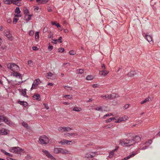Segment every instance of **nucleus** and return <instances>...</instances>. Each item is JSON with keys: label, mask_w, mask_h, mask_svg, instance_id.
<instances>
[{"label": "nucleus", "mask_w": 160, "mask_h": 160, "mask_svg": "<svg viewBox=\"0 0 160 160\" xmlns=\"http://www.w3.org/2000/svg\"><path fill=\"white\" fill-rule=\"evenodd\" d=\"M22 124L25 128H28V124L25 122H22Z\"/></svg>", "instance_id": "36"}, {"label": "nucleus", "mask_w": 160, "mask_h": 160, "mask_svg": "<svg viewBox=\"0 0 160 160\" xmlns=\"http://www.w3.org/2000/svg\"><path fill=\"white\" fill-rule=\"evenodd\" d=\"M18 20V19L17 18H14L13 19V22L16 23Z\"/></svg>", "instance_id": "57"}, {"label": "nucleus", "mask_w": 160, "mask_h": 160, "mask_svg": "<svg viewBox=\"0 0 160 160\" xmlns=\"http://www.w3.org/2000/svg\"><path fill=\"white\" fill-rule=\"evenodd\" d=\"M58 131L60 132H64V131L63 130H64L63 127H58Z\"/></svg>", "instance_id": "39"}, {"label": "nucleus", "mask_w": 160, "mask_h": 160, "mask_svg": "<svg viewBox=\"0 0 160 160\" xmlns=\"http://www.w3.org/2000/svg\"><path fill=\"white\" fill-rule=\"evenodd\" d=\"M18 102L21 105H23L25 107H26L28 105V103L26 102L22 101L20 100L18 101Z\"/></svg>", "instance_id": "20"}, {"label": "nucleus", "mask_w": 160, "mask_h": 160, "mask_svg": "<svg viewBox=\"0 0 160 160\" xmlns=\"http://www.w3.org/2000/svg\"><path fill=\"white\" fill-rule=\"evenodd\" d=\"M152 142V140L151 139H150L148 140L146 142V144L148 145V144H149V145H150L151 144Z\"/></svg>", "instance_id": "51"}, {"label": "nucleus", "mask_w": 160, "mask_h": 160, "mask_svg": "<svg viewBox=\"0 0 160 160\" xmlns=\"http://www.w3.org/2000/svg\"><path fill=\"white\" fill-rule=\"evenodd\" d=\"M141 140V138L138 136H132L129 134V137L126 140L124 139L119 140V144L122 146L130 147L136 142H138Z\"/></svg>", "instance_id": "1"}, {"label": "nucleus", "mask_w": 160, "mask_h": 160, "mask_svg": "<svg viewBox=\"0 0 160 160\" xmlns=\"http://www.w3.org/2000/svg\"><path fill=\"white\" fill-rule=\"evenodd\" d=\"M92 86L93 88H97L98 87V85L97 84H93Z\"/></svg>", "instance_id": "58"}, {"label": "nucleus", "mask_w": 160, "mask_h": 160, "mask_svg": "<svg viewBox=\"0 0 160 160\" xmlns=\"http://www.w3.org/2000/svg\"><path fill=\"white\" fill-rule=\"evenodd\" d=\"M10 151L13 153L20 154H21L24 152L23 150L19 147H12L10 149Z\"/></svg>", "instance_id": "2"}, {"label": "nucleus", "mask_w": 160, "mask_h": 160, "mask_svg": "<svg viewBox=\"0 0 160 160\" xmlns=\"http://www.w3.org/2000/svg\"><path fill=\"white\" fill-rule=\"evenodd\" d=\"M60 153H61L63 154H70V152L69 151L66 150V149L61 148Z\"/></svg>", "instance_id": "15"}, {"label": "nucleus", "mask_w": 160, "mask_h": 160, "mask_svg": "<svg viewBox=\"0 0 160 160\" xmlns=\"http://www.w3.org/2000/svg\"><path fill=\"white\" fill-rule=\"evenodd\" d=\"M48 138L45 135L41 136L39 138V142L41 144H46L49 141Z\"/></svg>", "instance_id": "4"}, {"label": "nucleus", "mask_w": 160, "mask_h": 160, "mask_svg": "<svg viewBox=\"0 0 160 160\" xmlns=\"http://www.w3.org/2000/svg\"><path fill=\"white\" fill-rule=\"evenodd\" d=\"M34 8L35 10H38L39 9V7L38 6H34L33 7Z\"/></svg>", "instance_id": "60"}, {"label": "nucleus", "mask_w": 160, "mask_h": 160, "mask_svg": "<svg viewBox=\"0 0 160 160\" xmlns=\"http://www.w3.org/2000/svg\"><path fill=\"white\" fill-rule=\"evenodd\" d=\"M40 83H41V82L39 79H37L35 80L32 84L31 90H32L33 89H36Z\"/></svg>", "instance_id": "6"}, {"label": "nucleus", "mask_w": 160, "mask_h": 160, "mask_svg": "<svg viewBox=\"0 0 160 160\" xmlns=\"http://www.w3.org/2000/svg\"><path fill=\"white\" fill-rule=\"evenodd\" d=\"M21 16H22L20 14H17L15 15V17H17V18L21 17Z\"/></svg>", "instance_id": "61"}, {"label": "nucleus", "mask_w": 160, "mask_h": 160, "mask_svg": "<svg viewBox=\"0 0 160 160\" xmlns=\"http://www.w3.org/2000/svg\"><path fill=\"white\" fill-rule=\"evenodd\" d=\"M149 98L148 97L145 98L144 100H142L140 103L141 104H143L146 102H147L149 101Z\"/></svg>", "instance_id": "32"}, {"label": "nucleus", "mask_w": 160, "mask_h": 160, "mask_svg": "<svg viewBox=\"0 0 160 160\" xmlns=\"http://www.w3.org/2000/svg\"><path fill=\"white\" fill-rule=\"evenodd\" d=\"M48 1V0H42L40 3H41V4H44L47 2Z\"/></svg>", "instance_id": "52"}, {"label": "nucleus", "mask_w": 160, "mask_h": 160, "mask_svg": "<svg viewBox=\"0 0 160 160\" xmlns=\"http://www.w3.org/2000/svg\"><path fill=\"white\" fill-rule=\"evenodd\" d=\"M71 141H68V140H64L63 141H61L60 142V143L62 145H64L65 143L67 144H70V143L71 142Z\"/></svg>", "instance_id": "23"}, {"label": "nucleus", "mask_w": 160, "mask_h": 160, "mask_svg": "<svg viewBox=\"0 0 160 160\" xmlns=\"http://www.w3.org/2000/svg\"><path fill=\"white\" fill-rule=\"evenodd\" d=\"M61 148H55L53 151L56 154L60 153Z\"/></svg>", "instance_id": "24"}, {"label": "nucleus", "mask_w": 160, "mask_h": 160, "mask_svg": "<svg viewBox=\"0 0 160 160\" xmlns=\"http://www.w3.org/2000/svg\"><path fill=\"white\" fill-rule=\"evenodd\" d=\"M15 13L17 14H20L21 12V11H20V8L19 7H17L15 10Z\"/></svg>", "instance_id": "38"}, {"label": "nucleus", "mask_w": 160, "mask_h": 160, "mask_svg": "<svg viewBox=\"0 0 160 160\" xmlns=\"http://www.w3.org/2000/svg\"><path fill=\"white\" fill-rule=\"evenodd\" d=\"M23 12L25 14V18H26L27 14L29 13V11L27 8H25L24 9Z\"/></svg>", "instance_id": "31"}, {"label": "nucleus", "mask_w": 160, "mask_h": 160, "mask_svg": "<svg viewBox=\"0 0 160 160\" xmlns=\"http://www.w3.org/2000/svg\"><path fill=\"white\" fill-rule=\"evenodd\" d=\"M1 151L2 152L4 153L7 156H9L10 157L12 156V154H10L9 153L7 152H6V151H5L3 149H1Z\"/></svg>", "instance_id": "28"}, {"label": "nucleus", "mask_w": 160, "mask_h": 160, "mask_svg": "<svg viewBox=\"0 0 160 160\" xmlns=\"http://www.w3.org/2000/svg\"><path fill=\"white\" fill-rule=\"evenodd\" d=\"M74 134L72 133H67L65 134V135H66L68 136H72L73 135H74ZM75 135H76V134H75Z\"/></svg>", "instance_id": "45"}, {"label": "nucleus", "mask_w": 160, "mask_h": 160, "mask_svg": "<svg viewBox=\"0 0 160 160\" xmlns=\"http://www.w3.org/2000/svg\"><path fill=\"white\" fill-rule=\"evenodd\" d=\"M108 98L110 99H112L116 98H117L119 97V95L118 94L114 93H112L111 94L108 95Z\"/></svg>", "instance_id": "11"}, {"label": "nucleus", "mask_w": 160, "mask_h": 160, "mask_svg": "<svg viewBox=\"0 0 160 160\" xmlns=\"http://www.w3.org/2000/svg\"><path fill=\"white\" fill-rule=\"evenodd\" d=\"M64 128V132H69L72 129V128H71L69 127H63Z\"/></svg>", "instance_id": "29"}, {"label": "nucleus", "mask_w": 160, "mask_h": 160, "mask_svg": "<svg viewBox=\"0 0 160 160\" xmlns=\"http://www.w3.org/2000/svg\"><path fill=\"white\" fill-rule=\"evenodd\" d=\"M77 72L78 73L81 74L83 72L84 70L82 69H79L77 70Z\"/></svg>", "instance_id": "40"}, {"label": "nucleus", "mask_w": 160, "mask_h": 160, "mask_svg": "<svg viewBox=\"0 0 160 160\" xmlns=\"http://www.w3.org/2000/svg\"><path fill=\"white\" fill-rule=\"evenodd\" d=\"M53 49V46L51 45H49L48 47V49L49 51H51Z\"/></svg>", "instance_id": "54"}, {"label": "nucleus", "mask_w": 160, "mask_h": 160, "mask_svg": "<svg viewBox=\"0 0 160 160\" xmlns=\"http://www.w3.org/2000/svg\"><path fill=\"white\" fill-rule=\"evenodd\" d=\"M72 110L76 112H79L82 110V109L80 108L76 107L73 108Z\"/></svg>", "instance_id": "27"}, {"label": "nucleus", "mask_w": 160, "mask_h": 160, "mask_svg": "<svg viewBox=\"0 0 160 160\" xmlns=\"http://www.w3.org/2000/svg\"><path fill=\"white\" fill-rule=\"evenodd\" d=\"M35 38L36 39H38L39 37V32H36L35 34Z\"/></svg>", "instance_id": "46"}, {"label": "nucleus", "mask_w": 160, "mask_h": 160, "mask_svg": "<svg viewBox=\"0 0 160 160\" xmlns=\"http://www.w3.org/2000/svg\"><path fill=\"white\" fill-rule=\"evenodd\" d=\"M96 152H92L91 154L87 153L85 155V158H92L96 156Z\"/></svg>", "instance_id": "10"}, {"label": "nucleus", "mask_w": 160, "mask_h": 160, "mask_svg": "<svg viewBox=\"0 0 160 160\" xmlns=\"http://www.w3.org/2000/svg\"><path fill=\"white\" fill-rule=\"evenodd\" d=\"M34 32L33 31H30L29 32V35L30 36H32L34 34Z\"/></svg>", "instance_id": "56"}, {"label": "nucleus", "mask_w": 160, "mask_h": 160, "mask_svg": "<svg viewBox=\"0 0 160 160\" xmlns=\"http://www.w3.org/2000/svg\"><path fill=\"white\" fill-rule=\"evenodd\" d=\"M113 113H109L108 114H107L104 115L103 117V118L104 119H105L107 117H109L111 116H113Z\"/></svg>", "instance_id": "35"}, {"label": "nucleus", "mask_w": 160, "mask_h": 160, "mask_svg": "<svg viewBox=\"0 0 160 160\" xmlns=\"http://www.w3.org/2000/svg\"><path fill=\"white\" fill-rule=\"evenodd\" d=\"M62 38L61 37H60L58 39H57L58 41L60 43H61L62 42Z\"/></svg>", "instance_id": "62"}, {"label": "nucleus", "mask_w": 160, "mask_h": 160, "mask_svg": "<svg viewBox=\"0 0 160 160\" xmlns=\"http://www.w3.org/2000/svg\"><path fill=\"white\" fill-rule=\"evenodd\" d=\"M112 126V124H110L107 126H105L104 127L106 128H110Z\"/></svg>", "instance_id": "44"}, {"label": "nucleus", "mask_w": 160, "mask_h": 160, "mask_svg": "<svg viewBox=\"0 0 160 160\" xmlns=\"http://www.w3.org/2000/svg\"><path fill=\"white\" fill-rule=\"evenodd\" d=\"M47 10H48V11L49 12H51L52 11V10L51 7H48V8Z\"/></svg>", "instance_id": "63"}, {"label": "nucleus", "mask_w": 160, "mask_h": 160, "mask_svg": "<svg viewBox=\"0 0 160 160\" xmlns=\"http://www.w3.org/2000/svg\"><path fill=\"white\" fill-rule=\"evenodd\" d=\"M7 133V130L4 128L1 129L0 130V135H4Z\"/></svg>", "instance_id": "18"}, {"label": "nucleus", "mask_w": 160, "mask_h": 160, "mask_svg": "<svg viewBox=\"0 0 160 160\" xmlns=\"http://www.w3.org/2000/svg\"><path fill=\"white\" fill-rule=\"evenodd\" d=\"M12 75L16 77H18L19 78L22 79L21 75L20 73L18 72H17L14 71L12 72Z\"/></svg>", "instance_id": "12"}, {"label": "nucleus", "mask_w": 160, "mask_h": 160, "mask_svg": "<svg viewBox=\"0 0 160 160\" xmlns=\"http://www.w3.org/2000/svg\"><path fill=\"white\" fill-rule=\"evenodd\" d=\"M48 31V28H47L45 27L43 29V32L45 33Z\"/></svg>", "instance_id": "59"}, {"label": "nucleus", "mask_w": 160, "mask_h": 160, "mask_svg": "<svg viewBox=\"0 0 160 160\" xmlns=\"http://www.w3.org/2000/svg\"><path fill=\"white\" fill-rule=\"evenodd\" d=\"M93 76L92 75H88L86 78L87 80H91L93 78Z\"/></svg>", "instance_id": "26"}, {"label": "nucleus", "mask_w": 160, "mask_h": 160, "mask_svg": "<svg viewBox=\"0 0 160 160\" xmlns=\"http://www.w3.org/2000/svg\"><path fill=\"white\" fill-rule=\"evenodd\" d=\"M69 53L71 55H74L76 54V52L73 50H71L69 52Z\"/></svg>", "instance_id": "43"}, {"label": "nucleus", "mask_w": 160, "mask_h": 160, "mask_svg": "<svg viewBox=\"0 0 160 160\" xmlns=\"http://www.w3.org/2000/svg\"><path fill=\"white\" fill-rule=\"evenodd\" d=\"M108 97H109L108 95H101V97L102 98H108Z\"/></svg>", "instance_id": "53"}, {"label": "nucleus", "mask_w": 160, "mask_h": 160, "mask_svg": "<svg viewBox=\"0 0 160 160\" xmlns=\"http://www.w3.org/2000/svg\"><path fill=\"white\" fill-rule=\"evenodd\" d=\"M109 71L107 70H100L99 71L100 75L102 77H105L109 73Z\"/></svg>", "instance_id": "8"}, {"label": "nucleus", "mask_w": 160, "mask_h": 160, "mask_svg": "<svg viewBox=\"0 0 160 160\" xmlns=\"http://www.w3.org/2000/svg\"><path fill=\"white\" fill-rule=\"evenodd\" d=\"M32 48L33 50H37L38 49V48L37 47H33Z\"/></svg>", "instance_id": "64"}, {"label": "nucleus", "mask_w": 160, "mask_h": 160, "mask_svg": "<svg viewBox=\"0 0 160 160\" xmlns=\"http://www.w3.org/2000/svg\"><path fill=\"white\" fill-rule=\"evenodd\" d=\"M136 72L131 71L127 75L129 77H132L136 73Z\"/></svg>", "instance_id": "25"}, {"label": "nucleus", "mask_w": 160, "mask_h": 160, "mask_svg": "<svg viewBox=\"0 0 160 160\" xmlns=\"http://www.w3.org/2000/svg\"><path fill=\"white\" fill-rule=\"evenodd\" d=\"M129 106V105L128 104H127L124 105L123 106V108L124 109H126L128 108Z\"/></svg>", "instance_id": "55"}, {"label": "nucleus", "mask_w": 160, "mask_h": 160, "mask_svg": "<svg viewBox=\"0 0 160 160\" xmlns=\"http://www.w3.org/2000/svg\"><path fill=\"white\" fill-rule=\"evenodd\" d=\"M72 96L70 95H65L63 96V97H64L66 98H67L68 99H71L72 98Z\"/></svg>", "instance_id": "42"}, {"label": "nucleus", "mask_w": 160, "mask_h": 160, "mask_svg": "<svg viewBox=\"0 0 160 160\" xmlns=\"http://www.w3.org/2000/svg\"><path fill=\"white\" fill-rule=\"evenodd\" d=\"M53 37V34L52 33L50 32V34L48 36V38H52Z\"/></svg>", "instance_id": "50"}, {"label": "nucleus", "mask_w": 160, "mask_h": 160, "mask_svg": "<svg viewBox=\"0 0 160 160\" xmlns=\"http://www.w3.org/2000/svg\"><path fill=\"white\" fill-rule=\"evenodd\" d=\"M114 154V152L112 151L109 153V157L110 158H112Z\"/></svg>", "instance_id": "47"}, {"label": "nucleus", "mask_w": 160, "mask_h": 160, "mask_svg": "<svg viewBox=\"0 0 160 160\" xmlns=\"http://www.w3.org/2000/svg\"><path fill=\"white\" fill-rule=\"evenodd\" d=\"M28 65L30 67H32L33 65V63L31 60L28 61Z\"/></svg>", "instance_id": "37"}, {"label": "nucleus", "mask_w": 160, "mask_h": 160, "mask_svg": "<svg viewBox=\"0 0 160 160\" xmlns=\"http://www.w3.org/2000/svg\"><path fill=\"white\" fill-rule=\"evenodd\" d=\"M33 97L34 98L35 100H37L38 101L41 100V98L40 95L38 94H35L33 96Z\"/></svg>", "instance_id": "13"}, {"label": "nucleus", "mask_w": 160, "mask_h": 160, "mask_svg": "<svg viewBox=\"0 0 160 160\" xmlns=\"http://www.w3.org/2000/svg\"><path fill=\"white\" fill-rule=\"evenodd\" d=\"M119 120L121 122L122 121H125L127 120L128 118V117L127 116H124L122 118H119Z\"/></svg>", "instance_id": "21"}, {"label": "nucleus", "mask_w": 160, "mask_h": 160, "mask_svg": "<svg viewBox=\"0 0 160 160\" xmlns=\"http://www.w3.org/2000/svg\"><path fill=\"white\" fill-rule=\"evenodd\" d=\"M59 52H62L64 51V49L63 48H60L58 49Z\"/></svg>", "instance_id": "48"}, {"label": "nucleus", "mask_w": 160, "mask_h": 160, "mask_svg": "<svg viewBox=\"0 0 160 160\" xmlns=\"http://www.w3.org/2000/svg\"><path fill=\"white\" fill-rule=\"evenodd\" d=\"M42 152H43L46 156H47L48 158L50 157V156H51V154L49 152L45 150L42 149Z\"/></svg>", "instance_id": "22"}, {"label": "nucleus", "mask_w": 160, "mask_h": 160, "mask_svg": "<svg viewBox=\"0 0 160 160\" xmlns=\"http://www.w3.org/2000/svg\"><path fill=\"white\" fill-rule=\"evenodd\" d=\"M43 105L44 106V108H46L48 110L49 108V107L48 106V104H46L45 103H44L43 104Z\"/></svg>", "instance_id": "49"}, {"label": "nucleus", "mask_w": 160, "mask_h": 160, "mask_svg": "<svg viewBox=\"0 0 160 160\" xmlns=\"http://www.w3.org/2000/svg\"><path fill=\"white\" fill-rule=\"evenodd\" d=\"M26 89H25L22 90L21 91L22 94L24 97H27L26 95Z\"/></svg>", "instance_id": "34"}, {"label": "nucleus", "mask_w": 160, "mask_h": 160, "mask_svg": "<svg viewBox=\"0 0 160 160\" xmlns=\"http://www.w3.org/2000/svg\"><path fill=\"white\" fill-rule=\"evenodd\" d=\"M3 2L5 4L10 5L12 3L13 4V0H3Z\"/></svg>", "instance_id": "19"}, {"label": "nucleus", "mask_w": 160, "mask_h": 160, "mask_svg": "<svg viewBox=\"0 0 160 160\" xmlns=\"http://www.w3.org/2000/svg\"><path fill=\"white\" fill-rule=\"evenodd\" d=\"M101 70H106V67L105 64L103 63L101 64V67L100 68Z\"/></svg>", "instance_id": "41"}, {"label": "nucleus", "mask_w": 160, "mask_h": 160, "mask_svg": "<svg viewBox=\"0 0 160 160\" xmlns=\"http://www.w3.org/2000/svg\"><path fill=\"white\" fill-rule=\"evenodd\" d=\"M7 68L12 71H18L20 69L19 67L15 63H8L7 65Z\"/></svg>", "instance_id": "3"}, {"label": "nucleus", "mask_w": 160, "mask_h": 160, "mask_svg": "<svg viewBox=\"0 0 160 160\" xmlns=\"http://www.w3.org/2000/svg\"><path fill=\"white\" fill-rule=\"evenodd\" d=\"M4 35L8 38V39L12 40V34L9 31L5 30L3 32Z\"/></svg>", "instance_id": "7"}, {"label": "nucleus", "mask_w": 160, "mask_h": 160, "mask_svg": "<svg viewBox=\"0 0 160 160\" xmlns=\"http://www.w3.org/2000/svg\"><path fill=\"white\" fill-rule=\"evenodd\" d=\"M148 145L146 144V143L141 144L140 149L141 150L146 149L148 148Z\"/></svg>", "instance_id": "14"}, {"label": "nucleus", "mask_w": 160, "mask_h": 160, "mask_svg": "<svg viewBox=\"0 0 160 160\" xmlns=\"http://www.w3.org/2000/svg\"><path fill=\"white\" fill-rule=\"evenodd\" d=\"M47 76L48 79H52L55 77V75L52 73L49 72L47 73Z\"/></svg>", "instance_id": "16"}, {"label": "nucleus", "mask_w": 160, "mask_h": 160, "mask_svg": "<svg viewBox=\"0 0 160 160\" xmlns=\"http://www.w3.org/2000/svg\"><path fill=\"white\" fill-rule=\"evenodd\" d=\"M32 16V14L27 15V17L26 18H25V20L27 21V22H28L31 19V17Z\"/></svg>", "instance_id": "30"}, {"label": "nucleus", "mask_w": 160, "mask_h": 160, "mask_svg": "<svg viewBox=\"0 0 160 160\" xmlns=\"http://www.w3.org/2000/svg\"><path fill=\"white\" fill-rule=\"evenodd\" d=\"M143 35L150 44L153 43L152 38L151 36L146 34L144 36L143 34Z\"/></svg>", "instance_id": "9"}, {"label": "nucleus", "mask_w": 160, "mask_h": 160, "mask_svg": "<svg viewBox=\"0 0 160 160\" xmlns=\"http://www.w3.org/2000/svg\"><path fill=\"white\" fill-rule=\"evenodd\" d=\"M94 109L96 110L100 111L102 112L103 111H107V110H106L105 109H103V108L101 106H99L96 107Z\"/></svg>", "instance_id": "17"}, {"label": "nucleus", "mask_w": 160, "mask_h": 160, "mask_svg": "<svg viewBox=\"0 0 160 160\" xmlns=\"http://www.w3.org/2000/svg\"><path fill=\"white\" fill-rule=\"evenodd\" d=\"M137 153H132L130 154L127 157L128 159L133 157L135 155H136Z\"/></svg>", "instance_id": "33"}, {"label": "nucleus", "mask_w": 160, "mask_h": 160, "mask_svg": "<svg viewBox=\"0 0 160 160\" xmlns=\"http://www.w3.org/2000/svg\"><path fill=\"white\" fill-rule=\"evenodd\" d=\"M2 121H4L9 126L12 125V122L6 117L3 116H0V122ZM2 124L0 123V126Z\"/></svg>", "instance_id": "5"}]
</instances>
